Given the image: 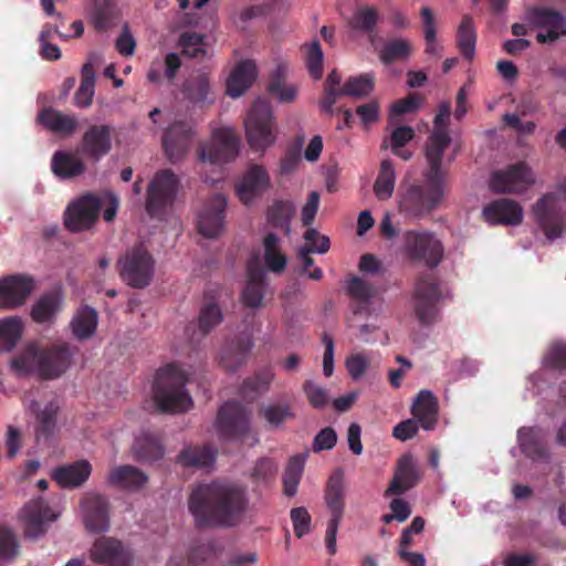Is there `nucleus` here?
Listing matches in <instances>:
<instances>
[{
  "label": "nucleus",
  "instance_id": "nucleus-10",
  "mask_svg": "<svg viewBox=\"0 0 566 566\" xmlns=\"http://www.w3.org/2000/svg\"><path fill=\"white\" fill-rule=\"evenodd\" d=\"M405 250L410 260L421 262L431 270L436 269L444 258L442 242L433 232L427 230L407 231Z\"/></svg>",
  "mask_w": 566,
  "mask_h": 566
},
{
  "label": "nucleus",
  "instance_id": "nucleus-59",
  "mask_svg": "<svg viewBox=\"0 0 566 566\" xmlns=\"http://www.w3.org/2000/svg\"><path fill=\"white\" fill-rule=\"evenodd\" d=\"M178 45L184 56L201 60L206 56L205 36L196 32H184L179 36Z\"/></svg>",
  "mask_w": 566,
  "mask_h": 566
},
{
  "label": "nucleus",
  "instance_id": "nucleus-55",
  "mask_svg": "<svg viewBox=\"0 0 566 566\" xmlns=\"http://www.w3.org/2000/svg\"><path fill=\"white\" fill-rule=\"evenodd\" d=\"M286 65L279 64L271 75L269 83V92L275 95L281 103H291L296 97V87L294 85H285Z\"/></svg>",
  "mask_w": 566,
  "mask_h": 566
},
{
  "label": "nucleus",
  "instance_id": "nucleus-3",
  "mask_svg": "<svg viewBox=\"0 0 566 566\" xmlns=\"http://www.w3.org/2000/svg\"><path fill=\"white\" fill-rule=\"evenodd\" d=\"M188 375L176 363L167 364L156 373L153 398L163 413H179L192 407V399L186 390Z\"/></svg>",
  "mask_w": 566,
  "mask_h": 566
},
{
  "label": "nucleus",
  "instance_id": "nucleus-13",
  "mask_svg": "<svg viewBox=\"0 0 566 566\" xmlns=\"http://www.w3.org/2000/svg\"><path fill=\"white\" fill-rule=\"evenodd\" d=\"M216 429L222 439H240L250 430V413L242 403L227 401L219 408Z\"/></svg>",
  "mask_w": 566,
  "mask_h": 566
},
{
  "label": "nucleus",
  "instance_id": "nucleus-32",
  "mask_svg": "<svg viewBox=\"0 0 566 566\" xmlns=\"http://www.w3.org/2000/svg\"><path fill=\"white\" fill-rule=\"evenodd\" d=\"M346 292L354 302L352 311L355 315H368L370 305L376 296L375 286L359 276H352L346 286Z\"/></svg>",
  "mask_w": 566,
  "mask_h": 566
},
{
  "label": "nucleus",
  "instance_id": "nucleus-15",
  "mask_svg": "<svg viewBox=\"0 0 566 566\" xmlns=\"http://www.w3.org/2000/svg\"><path fill=\"white\" fill-rule=\"evenodd\" d=\"M193 136V124L188 120H175L164 130L163 148L170 163L180 161L189 153Z\"/></svg>",
  "mask_w": 566,
  "mask_h": 566
},
{
  "label": "nucleus",
  "instance_id": "nucleus-1",
  "mask_svg": "<svg viewBox=\"0 0 566 566\" xmlns=\"http://www.w3.org/2000/svg\"><path fill=\"white\" fill-rule=\"evenodd\" d=\"M189 512L200 527L234 526L248 507L244 491L233 484L211 482L192 489Z\"/></svg>",
  "mask_w": 566,
  "mask_h": 566
},
{
  "label": "nucleus",
  "instance_id": "nucleus-28",
  "mask_svg": "<svg viewBox=\"0 0 566 566\" xmlns=\"http://www.w3.org/2000/svg\"><path fill=\"white\" fill-rule=\"evenodd\" d=\"M36 122L46 130L62 136H72L78 126L74 114H64L53 107H43L38 113Z\"/></svg>",
  "mask_w": 566,
  "mask_h": 566
},
{
  "label": "nucleus",
  "instance_id": "nucleus-34",
  "mask_svg": "<svg viewBox=\"0 0 566 566\" xmlns=\"http://www.w3.org/2000/svg\"><path fill=\"white\" fill-rule=\"evenodd\" d=\"M438 409L434 395L428 389H422L412 403L411 413L424 430H432L438 421Z\"/></svg>",
  "mask_w": 566,
  "mask_h": 566
},
{
  "label": "nucleus",
  "instance_id": "nucleus-43",
  "mask_svg": "<svg viewBox=\"0 0 566 566\" xmlns=\"http://www.w3.org/2000/svg\"><path fill=\"white\" fill-rule=\"evenodd\" d=\"M518 443L522 452L533 459L542 460L548 458V451L543 442L539 430L534 428H522L517 433Z\"/></svg>",
  "mask_w": 566,
  "mask_h": 566
},
{
  "label": "nucleus",
  "instance_id": "nucleus-49",
  "mask_svg": "<svg viewBox=\"0 0 566 566\" xmlns=\"http://www.w3.org/2000/svg\"><path fill=\"white\" fill-rule=\"evenodd\" d=\"M306 454L290 458L283 474V491L286 496H294L304 471Z\"/></svg>",
  "mask_w": 566,
  "mask_h": 566
},
{
  "label": "nucleus",
  "instance_id": "nucleus-58",
  "mask_svg": "<svg viewBox=\"0 0 566 566\" xmlns=\"http://www.w3.org/2000/svg\"><path fill=\"white\" fill-rule=\"evenodd\" d=\"M375 88V77L370 73L349 77L342 87L340 93L356 98L367 97Z\"/></svg>",
  "mask_w": 566,
  "mask_h": 566
},
{
  "label": "nucleus",
  "instance_id": "nucleus-45",
  "mask_svg": "<svg viewBox=\"0 0 566 566\" xmlns=\"http://www.w3.org/2000/svg\"><path fill=\"white\" fill-rule=\"evenodd\" d=\"M413 52L411 42L407 39L397 38L388 40L378 50V57L385 65H391L398 61H407Z\"/></svg>",
  "mask_w": 566,
  "mask_h": 566
},
{
  "label": "nucleus",
  "instance_id": "nucleus-9",
  "mask_svg": "<svg viewBox=\"0 0 566 566\" xmlns=\"http://www.w3.org/2000/svg\"><path fill=\"white\" fill-rule=\"evenodd\" d=\"M179 184L178 176L170 169L155 174L146 192L145 209L150 217H161L174 205Z\"/></svg>",
  "mask_w": 566,
  "mask_h": 566
},
{
  "label": "nucleus",
  "instance_id": "nucleus-14",
  "mask_svg": "<svg viewBox=\"0 0 566 566\" xmlns=\"http://www.w3.org/2000/svg\"><path fill=\"white\" fill-rule=\"evenodd\" d=\"M102 208L99 196L84 195L67 206L64 224L71 232L88 230L97 221Z\"/></svg>",
  "mask_w": 566,
  "mask_h": 566
},
{
  "label": "nucleus",
  "instance_id": "nucleus-8",
  "mask_svg": "<svg viewBox=\"0 0 566 566\" xmlns=\"http://www.w3.org/2000/svg\"><path fill=\"white\" fill-rule=\"evenodd\" d=\"M244 127L248 143L256 151L264 150L275 142L273 112L268 101L259 98L252 104Z\"/></svg>",
  "mask_w": 566,
  "mask_h": 566
},
{
  "label": "nucleus",
  "instance_id": "nucleus-12",
  "mask_svg": "<svg viewBox=\"0 0 566 566\" xmlns=\"http://www.w3.org/2000/svg\"><path fill=\"white\" fill-rule=\"evenodd\" d=\"M533 214L547 239L555 240L566 232V212L556 193L549 192L539 198L533 206Z\"/></svg>",
  "mask_w": 566,
  "mask_h": 566
},
{
  "label": "nucleus",
  "instance_id": "nucleus-36",
  "mask_svg": "<svg viewBox=\"0 0 566 566\" xmlns=\"http://www.w3.org/2000/svg\"><path fill=\"white\" fill-rule=\"evenodd\" d=\"M259 415L265 421V426L270 430L282 429L285 423L296 418L293 403L287 400L263 405L259 410Z\"/></svg>",
  "mask_w": 566,
  "mask_h": 566
},
{
  "label": "nucleus",
  "instance_id": "nucleus-20",
  "mask_svg": "<svg viewBox=\"0 0 566 566\" xmlns=\"http://www.w3.org/2000/svg\"><path fill=\"white\" fill-rule=\"evenodd\" d=\"M56 517L57 515L42 497L29 501L21 510L24 536L38 539L48 531V523L56 520Z\"/></svg>",
  "mask_w": 566,
  "mask_h": 566
},
{
  "label": "nucleus",
  "instance_id": "nucleus-39",
  "mask_svg": "<svg viewBox=\"0 0 566 566\" xmlns=\"http://www.w3.org/2000/svg\"><path fill=\"white\" fill-rule=\"evenodd\" d=\"M108 482L122 489L138 490L148 482V476L140 469L127 464L112 469Z\"/></svg>",
  "mask_w": 566,
  "mask_h": 566
},
{
  "label": "nucleus",
  "instance_id": "nucleus-24",
  "mask_svg": "<svg viewBox=\"0 0 566 566\" xmlns=\"http://www.w3.org/2000/svg\"><path fill=\"white\" fill-rule=\"evenodd\" d=\"M450 144L451 137L448 132L432 130L428 137L424 149L428 169L422 174V176H428L447 182V170L442 168L441 161L444 151Z\"/></svg>",
  "mask_w": 566,
  "mask_h": 566
},
{
  "label": "nucleus",
  "instance_id": "nucleus-21",
  "mask_svg": "<svg viewBox=\"0 0 566 566\" xmlns=\"http://www.w3.org/2000/svg\"><path fill=\"white\" fill-rule=\"evenodd\" d=\"M270 186L271 180L266 169L261 165L252 164L237 184L235 192L240 201L248 206L262 196Z\"/></svg>",
  "mask_w": 566,
  "mask_h": 566
},
{
  "label": "nucleus",
  "instance_id": "nucleus-47",
  "mask_svg": "<svg viewBox=\"0 0 566 566\" xmlns=\"http://www.w3.org/2000/svg\"><path fill=\"white\" fill-rule=\"evenodd\" d=\"M476 31L473 19L464 15L457 31V45L462 56L471 61L475 55Z\"/></svg>",
  "mask_w": 566,
  "mask_h": 566
},
{
  "label": "nucleus",
  "instance_id": "nucleus-7",
  "mask_svg": "<svg viewBox=\"0 0 566 566\" xmlns=\"http://www.w3.org/2000/svg\"><path fill=\"white\" fill-rule=\"evenodd\" d=\"M345 497L344 472L342 469H336L329 475L324 491L325 504L331 513L325 536L326 549L329 555L336 553V536L345 512Z\"/></svg>",
  "mask_w": 566,
  "mask_h": 566
},
{
  "label": "nucleus",
  "instance_id": "nucleus-16",
  "mask_svg": "<svg viewBox=\"0 0 566 566\" xmlns=\"http://www.w3.org/2000/svg\"><path fill=\"white\" fill-rule=\"evenodd\" d=\"M534 184L532 170L525 163H517L504 170H496L490 179V188L494 192H522Z\"/></svg>",
  "mask_w": 566,
  "mask_h": 566
},
{
  "label": "nucleus",
  "instance_id": "nucleus-11",
  "mask_svg": "<svg viewBox=\"0 0 566 566\" xmlns=\"http://www.w3.org/2000/svg\"><path fill=\"white\" fill-rule=\"evenodd\" d=\"M240 151V138L230 128H219L209 143L202 144L198 151L201 163L221 165L234 160Z\"/></svg>",
  "mask_w": 566,
  "mask_h": 566
},
{
  "label": "nucleus",
  "instance_id": "nucleus-53",
  "mask_svg": "<svg viewBox=\"0 0 566 566\" xmlns=\"http://www.w3.org/2000/svg\"><path fill=\"white\" fill-rule=\"evenodd\" d=\"M274 374L269 368L255 373L254 376L243 381L240 389L241 396L247 400H254L269 389Z\"/></svg>",
  "mask_w": 566,
  "mask_h": 566
},
{
  "label": "nucleus",
  "instance_id": "nucleus-44",
  "mask_svg": "<svg viewBox=\"0 0 566 566\" xmlns=\"http://www.w3.org/2000/svg\"><path fill=\"white\" fill-rule=\"evenodd\" d=\"M61 307V296L57 292L43 294L32 306L31 317L35 323H52Z\"/></svg>",
  "mask_w": 566,
  "mask_h": 566
},
{
  "label": "nucleus",
  "instance_id": "nucleus-41",
  "mask_svg": "<svg viewBox=\"0 0 566 566\" xmlns=\"http://www.w3.org/2000/svg\"><path fill=\"white\" fill-rule=\"evenodd\" d=\"M118 14L115 0H94L91 22L96 31L104 32L116 25Z\"/></svg>",
  "mask_w": 566,
  "mask_h": 566
},
{
  "label": "nucleus",
  "instance_id": "nucleus-52",
  "mask_svg": "<svg viewBox=\"0 0 566 566\" xmlns=\"http://www.w3.org/2000/svg\"><path fill=\"white\" fill-rule=\"evenodd\" d=\"M216 452L210 447H187L178 455V462L189 468H206L214 462Z\"/></svg>",
  "mask_w": 566,
  "mask_h": 566
},
{
  "label": "nucleus",
  "instance_id": "nucleus-54",
  "mask_svg": "<svg viewBox=\"0 0 566 566\" xmlns=\"http://www.w3.org/2000/svg\"><path fill=\"white\" fill-rule=\"evenodd\" d=\"M396 172L392 163L389 159H384L380 163L378 176L374 185L375 196L379 200L389 199L395 189Z\"/></svg>",
  "mask_w": 566,
  "mask_h": 566
},
{
  "label": "nucleus",
  "instance_id": "nucleus-38",
  "mask_svg": "<svg viewBox=\"0 0 566 566\" xmlns=\"http://www.w3.org/2000/svg\"><path fill=\"white\" fill-rule=\"evenodd\" d=\"M98 324L96 310L88 305L80 307L70 322L73 336L80 340L90 339L95 333Z\"/></svg>",
  "mask_w": 566,
  "mask_h": 566
},
{
  "label": "nucleus",
  "instance_id": "nucleus-19",
  "mask_svg": "<svg viewBox=\"0 0 566 566\" xmlns=\"http://www.w3.org/2000/svg\"><path fill=\"white\" fill-rule=\"evenodd\" d=\"M35 289L32 276L12 274L0 279V307L6 310L23 305Z\"/></svg>",
  "mask_w": 566,
  "mask_h": 566
},
{
  "label": "nucleus",
  "instance_id": "nucleus-51",
  "mask_svg": "<svg viewBox=\"0 0 566 566\" xmlns=\"http://www.w3.org/2000/svg\"><path fill=\"white\" fill-rule=\"evenodd\" d=\"M264 262L270 271L274 273L283 272L286 266V256L280 250L279 237L270 232L263 239Z\"/></svg>",
  "mask_w": 566,
  "mask_h": 566
},
{
  "label": "nucleus",
  "instance_id": "nucleus-18",
  "mask_svg": "<svg viewBox=\"0 0 566 566\" xmlns=\"http://www.w3.org/2000/svg\"><path fill=\"white\" fill-rule=\"evenodd\" d=\"M526 19L535 28L547 29L537 33L538 43H552L566 35V19L556 10L534 7L527 11Z\"/></svg>",
  "mask_w": 566,
  "mask_h": 566
},
{
  "label": "nucleus",
  "instance_id": "nucleus-17",
  "mask_svg": "<svg viewBox=\"0 0 566 566\" xmlns=\"http://www.w3.org/2000/svg\"><path fill=\"white\" fill-rule=\"evenodd\" d=\"M227 206L222 193H214L205 202L197 217L198 231L202 237L214 239L222 233Z\"/></svg>",
  "mask_w": 566,
  "mask_h": 566
},
{
  "label": "nucleus",
  "instance_id": "nucleus-4",
  "mask_svg": "<svg viewBox=\"0 0 566 566\" xmlns=\"http://www.w3.org/2000/svg\"><path fill=\"white\" fill-rule=\"evenodd\" d=\"M447 182L423 176L422 184L410 185L401 193L400 211L416 218L427 216L441 205Z\"/></svg>",
  "mask_w": 566,
  "mask_h": 566
},
{
  "label": "nucleus",
  "instance_id": "nucleus-46",
  "mask_svg": "<svg viewBox=\"0 0 566 566\" xmlns=\"http://www.w3.org/2000/svg\"><path fill=\"white\" fill-rule=\"evenodd\" d=\"M95 70L94 64L88 61L81 70V84L74 95V104L80 108H87L93 103L95 93Z\"/></svg>",
  "mask_w": 566,
  "mask_h": 566
},
{
  "label": "nucleus",
  "instance_id": "nucleus-62",
  "mask_svg": "<svg viewBox=\"0 0 566 566\" xmlns=\"http://www.w3.org/2000/svg\"><path fill=\"white\" fill-rule=\"evenodd\" d=\"M544 365L554 370H566V344L553 343L544 356Z\"/></svg>",
  "mask_w": 566,
  "mask_h": 566
},
{
  "label": "nucleus",
  "instance_id": "nucleus-37",
  "mask_svg": "<svg viewBox=\"0 0 566 566\" xmlns=\"http://www.w3.org/2000/svg\"><path fill=\"white\" fill-rule=\"evenodd\" d=\"M51 169L60 179H73L83 175L86 166L76 154L56 150L51 159Z\"/></svg>",
  "mask_w": 566,
  "mask_h": 566
},
{
  "label": "nucleus",
  "instance_id": "nucleus-60",
  "mask_svg": "<svg viewBox=\"0 0 566 566\" xmlns=\"http://www.w3.org/2000/svg\"><path fill=\"white\" fill-rule=\"evenodd\" d=\"M415 130L410 126H399L395 128L390 135L391 151L403 160H409L412 153L403 149V147L413 139Z\"/></svg>",
  "mask_w": 566,
  "mask_h": 566
},
{
  "label": "nucleus",
  "instance_id": "nucleus-23",
  "mask_svg": "<svg viewBox=\"0 0 566 566\" xmlns=\"http://www.w3.org/2000/svg\"><path fill=\"white\" fill-rule=\"evenodd\" d=\"M83 523L91 533H104L109 527L108 502L99 494H87L81 501Z\"/></svg>",
  "mask_w": 566,
  "mask_h": 566
},
{
  "label": "nucleus",
  "instance_id": "nucleus-6",
  "mask_svg": "<svg viewBox=\"0 0 566 566\" xmlns=\"http://www.w3.org/2000/svg\"><path fill=\"white\" fill-rule=\"evenodd\" d=\"M116 268L125 284L133 289H145L154 279L155 260L144 244L139 243L119 256Z\"/></svg>",
  "mask_w": 566,
  "mask_h": 566
},
{
  "label": "nucleus",
  "instance_id": "nucleus-35",
  "mask_svg": "<svg viewBox=\"0 0 566 566\" xmlns=\"http://www.w3.org/2000/svg\"><path fill=\"white\" fill-rule=\"evenodd\" d=\"M256 75L258 71L253 61L239 62L227 80L226 93L234 98L241 96L255 81Z\"/></svg>",
  "mask_w": 566,
  "mask_h": 566
},
{
  "label": "nucleus",
  "instance_id": "nucleus-61",
  "mask_svg": "<svg viewBox=\"0 0 566 566\" xmlns=\"http://www.w3.org/2000/svg\"><path fill=\"white\" fill-rule=\"evenodd\" d=\"M223 319L220 306L214 303H206L199 313L198 326L201 334L205 336L209 334L217 325Z\"/></svg>",
  "mask_w": 566,
  "mask_h": 566
},
{
  "label": "nucleus",
  "instance_id": "nucleus-42",
  "mask_svg": "<svg viewBox=\"0 0 566 566\" xmlns=\"http://www.w3.org/2000/svg\"><path fill=\"white\" fill-rule=\"evenodd\" d=\"M379 20L380 15L376 8L369 6H360L348 19L347 24L352 30L367 34L370 42H373L376 27Z\"/></svg>",
  "mask_w": 566,
  "mask_h": 566
},
{
  "label": "nucleus",
  "instance_id": "nucleus-22",
  "mask_svg": "<svg viewBox=\"0 0 566 566\" xmlns=\"http://www.w3.org/2000/svg\"><path fill=\"white\" fill-rule=\"evenodd\" d=\"M112 149V128L108 125H91L83 134L78 151L94 163L99 161Z\"/></svg>",
  "mask_w": 566,
  "mask_h": 566
},
{
  "label": "nucleus",
  "instance_id": "nucleus-57",
  "mask_svg": "<svg viewBox=\"0 0 566 566\" xmlns=\"http://www.w3.org/2000/svg\"><path fill=\"white\" fill-rule=\"evenodd\" d=\"M30 408L36 415L38 436H50L55 428L57 406H55L53 402H49L42 410H40L39 402L32 401Z\"/></svg>",
  "mask_w": 566,
  "mask_h": 566
},
{
  "label": "nucleus",
  "instance_id": "nucleus-40",
  "mask_svg": "<svg viewBox=\"0 0 566 566\" xmlns=\"http://www.w3.org/2000/svg\"><path fill=\"white\" fill-rule=\"evenodd\" d=\"M295 216V205L291 200H274L266 210L268 223L283 230L285 235L291 234V221Z\"/></svg>",
  "mask_w": 566,
  "mask_h": 566
},
{
  "label": "nucleus",
  "instance_id": "nucleus-26",
  "mask_svg": "<svg viewBox=\"0 0 566 566\" xmlns=\"http://www.w3.org/2000/svg\"><path fill=\"white\" fill-rule=\"evenodd\" d=\"M419 473L411 454L399 458L395 475L385 491V495H401L419 482Z\"/></svg>",
  "mask_w": 566,
  "mask_h": 566
},
{
  "label": "nucleus",
  "instance_id": "nucleus-64",
  "mask_svg": "<svg viewBox=\"0 0 566 566\" xmlns=\"http://www.w3.org/2000/svg\"><path fill=\"white\" fill-rule=\"evenodd\" d=\"M303 391L306 395L308 403L315 409H322L328 403L326 389L318 386L313 380L304 381Z\"/></svg>",
  "mask_w": 566,
  "mask_h": 566
},
{
  "label": "nucleus",
  "instance_id": "nucleus-30",
  "mask_svg": "<svg viewBox=\"0 0 566 566\" xmlns=\"http://www.w3.org/2000/svg\"><path fill=\"white\" fill-rule=\"evenodd\" d=\"M92 472L88 461L80 460L55 468L51 478L63 489H75L87 481Z\"/></svg>",
  "mask_w": 566,
  "mask_h": 566
},
{
  "label": "nucleus",
  "instance_id": "nucleus-63",
  "mask_svg": "<svg viewBox=\"0 0 566 566\" xmlns=\"http://www.w3.org/2000/svg\"><path fill=\"white\" fill-rule=\"evenodd\" d=\"M356 115L358 116L363 127L369 130L373 124L380 119V104L377 99H371L368 103L360 104L356 107Z\"/></svg>",
  "mask_w": 566,
  "mask_h": 566
},
{
  "label": "nucleus",
  "instance_id": "nucleus-31",
  "mask_svg": "<svg viewBox=\"0 0 566 566\" xmlns=\"http://www.w3.org/2000/svg\"><path fill=\"white\" fill-rule=\"evenodd\" d=\"M253 347L252 337L249 334H240L229 343L220 354V364L224 369L234 371L245 361Z\"/></svg>",
  "mask_w": 566,
  "mask_h": 566
},
{
  "label": "nucleus",
  "instance_id": "nucleus-27",
  "mask_svg": "<svg viewBox=\"0 0 566 566\" xmlns=\"http://www.w3.org/2000/svg\"><path fill=\"white\" fill-rule=\"evenodd\" d=\"M485 220L492 224H518L523 220L522 207L512 199H497L483 208Z\"/></svg>",
  "mask_w": 566,
  "mask_h": 566
},
{
  "label": "nucleus",
  "instance_id": "nucleus-29",
  "mask_svg": "<svg viewBox=\"0 0 566 566\" xmlns=\"http://www.w3.org/2000/svg\"><path fill=\"white\" fill-rule=\"evenodd\" d=\"M265 273L260 265L249 263L248 265V280L241 293V302L245 307L259 308L263 304L265 292Z\"/></svg>",
  "mask_w": 566,
  "mask_h": 566
},
{
  "label": "nucleus",
  "instance_id": "nucleus-33",
  "mask_svg": "<svg viewBox=\"0 0 566 566\" xmlns=\"http://www.w3.org/2000/svg\"><path fill=\"white\" fill-rule=\"evenodd\" d=\"M135 459L139 462L151 463L163 459L165 449L158 433L142 431L132 447Z\"/></svg>",
  "mask_w": 566,
  "mask_h": 566
},
{
  "label": "nucleus",
  "instance_id": "nucleus-2",
  "mask_svg": "<svg viewBox=\"0 0 566 566\" xmlns=\"http://www.w3.org/2000/svg\"><path fill=\"white\" fill-rule=\"evenodd\" d=\"M73 355L74 352L66 342L48 347L30 343L11 359L10 366L19 377L36 374L41 379H56L70 368Z\"/></svg>",
  "mask_w": 566,
  "mask_h": 566
},
{
  "label": "nucleus",
  "instance_id": "nucleus-48",
  "mask_svg": "<svg viewBox=\"0 0 566 566\" xmlns=\"http://www.w3.org/2000/svg\"><path fill=\"white\" fill-rule=\"evenodd\" d=\"M23 334V322L18 316L0 319V350L11 352Z\"/></svg>",
  "mask_w": 566,
  "mask_h": 566
},
{
  "label": "nucleus",
  "instance_id": "nucleus-25",
  "mask_svg": "<svg viewBox=\"0 0 566 566\" xmlns=\"http://www.w3.org/2000/svg\"><path fill=\"white\" fill-rule=\"evenodd\" d=\"M91 554L94 562L105 566H129L132 562L130 552L112 537L98 538Z\"/></svg>",
  "mask_w": 566,
  "mask_h": 566
},
{
  "label": "nucleus",
  "instance_id": "nucleus-56",
  "mask_svg": "<svg viewBox=\"0 0 566 566\" xmlns=\"http://www.w3.org/2000/svg\"><path fill=\"white\" fill-rule=\"evenodd\" d=\"M182 92L186 98L192 103H213V99L209 98L211 92L210 82L205 74L187 80L184 84Z\"/></svg>",
  "mask_w": 566,
  "mask_h": 566
},
{
  "label": "nucleus",
  "instance_id": "nucleus-50",
  "mask_svg": "<svg viewBox=\"0 0 566 566\" xmlns=\"http://www.w3.org/2000/svg\"><path fill=\"white\" fill-rule=\"evenodd\" d=\"M306 454L290 458L283 474V491L286 496H294L304 471Z\"/></svg>",
  "mask_w": 566,
  "mask_h": 566
},
{
  "label": "nucleus",
  "instance_id": "nucleus-5",
  "mask_svg": "<svg viewBox=\"0 0 566 566\" xmlns=\"http://www.w3.org/2000/svg\"><path fill=\"white\" fill-rule=\"evenodd\" d=\"M443 300L438 276L431 272H420L415 281L412 301L415 315L421 325L430 326L439 319Z\"/></svg>",
  "mask_w": 566,
  "mask_h": 566
}]
</instances>
